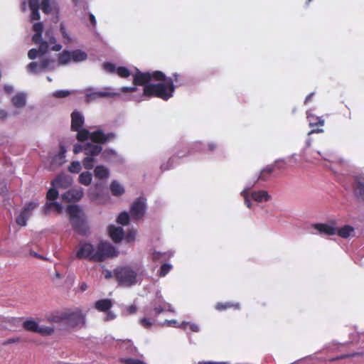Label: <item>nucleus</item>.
<instances>
[{
    "label": "nucleus",
    "mask_w": 364,
    "mask_h": 364,
    "mask_svg": "<svg viewBox=\"0 0 364 364\" xmlns=\"http://www.w3.org/2000/svg\"><path fill=\"white\" fill-rule=\"evenodd\" d=\"M198 364H230L228 362H216V361H203Z\"/></svg>",
    "instance_id": "nucleus-59"
},
{
    "label": "nucleus",
    "mask_w": 364,
    "mask_h": 364,
    "mask_svg": "<svg viewBox=\"0 0 364 364\" xmlns=\"http://www.w3.org/2000/svg\"><path fill=\"white\" fill-rule=\"evenodd\" d=\"M129 214L126 211H123L118 215L117 223L122 225H126L129 223Z\"/></svg>",
    "instance_id": "nucleus-39"
},
{
    "label": "nucleus",
    "mask_w": 364,
    "mask_h": 364,
    "mask_svg": "<svg viewBox=\"0 0 364 364\" xmlns=\"http://www.w3.org/2000/svg\"><path fill=\"white\" fill-rule=\"evenodd\" d=\"M354 231H355V229L353 226H351L350 225H346L339 229L337 228L336 234L339 237L346 239V238L349 237L352 235V233L354 232Z\"/></svg>",
    "instance_id": "nucleus-32"
},
{
    "label": "nucleus",
    "mask_w": 364,
    "mask_h": 364,
    "mask_svg": "<svg viewBox=\"0 0 364 364\" xmlns=\"http://www.w3.org/2000/svg\"><path fill=\"white\" fill-rule=\"evenodd\" d=\"M92 180V175L89 171H85L80 174L78 177L79 182L85 186H89Z\"/></svg>",
    "instance_id": "nucleus-36"
},
{
    "label": "nucleus",
    "mask_w": 364,
    "mask_h": 364,
    "mask_svg": "<svg viewBox=\"0 0 364 364\" xmlns=\"http://www.w3.org/2000/svg\"><path fill=\"white\" fill-rule=\"evenodd\" d=\"M68 176L60 174L51 183V187L47 192L46 198L49 200L43 208L45 214L50 212L61 213L63 210L68 213Z\"/></svg>",
    "instance_id": "nucleus-2"
},
{
    "label": "nucleus",
    "mask_w": 364,
    "mask_h": 364,
    "mask_svg": "<svg viewBox=\"0 0 364 364\" xmlns=\"http://www.w3.org/2000/svg\"><path fill=\"white\" fill-rule=\"evenodd\" d=\"M30 9H39V0H29Z\"/></svg>",
    "instance_id": "nucleus-52"
},
{
    "label": "nucleus",
    "mask_w": 364,
    "mask_h": 364,
    "mask_svg": "<svg viewBox=\"0 0 364 364\" xmlns=\"http://www.w3.org/2000/svg\"><path fill=\"white\" fill-rule=\"evenodd\" d=\"M68 63V50L65 49L61 55L58 58L59 65H65ZM58 63H56V65Z\"/></svg>",
    "instance_id": "nucleus-44"
},
{
    "label": "nucleus",
    "mask_w": 364,
    "mask_h": 364,
    "mask_svg": "<svg viewBox=\"0 0 364 364\" xmlns=\"http://www.w3.org/2000/svg\"><path fill=\"white\" fill-rule=\"evenodd\" d=\"M52 95L57 98H65L68 96V90H61L53 92Z\"/></svg>",
    "instance_id": "nucleus-47"
},
{
    "label": "nucleus",
    "mask_w": 364,
    "mask_h": 364,
    "mask_svg": "<svg viewBox=\"0 0 364 364\" xmlns=\"http://www.w3.org/2000/svg\"><path fill=\"white\" fill-rule=\"evenodd\" d=\"M81 169V164L79 161H72L70 164V172L78 173Z\"/></svg>",
    "instance_id": "nucleus-46"
},
{
    "label": "nucleus",
    "mask_w": 364,
    "mask_h": 364,
    "mask_svg": "<svg viewBox=\"0 0 364 364\" xmlns=\"http://www.w3.org/2000/svg\"><path fill=\"white\" fill-rule=\"evenodd\" d=\"M118 255V249L106 241L100 242L96 247L90 243L82 244L77 252L79 258L85 257L95 262H102Z\"/></svg>",
    "instance_id": "nucleus-6"
},
{
    "label": "nucleus",
    "mask_w": 364,
    "mask_h": 364,
    "mask_svg": "<svg viewBox=\"0 0 364 364\" xmlns=\"http://www.w3.org/2000/svg\"><path fill=\"white\" fill-rule=\"evenodd\" d=\"M55 38L51 36L49 41H43L39 43V48H31L28 53V57L31 60H34L36 58H39V61H33L27 65V70L32 74L36 75L45 72H48L54 70L56 67V62L55 60L46 56V54L49 50L50 45L54 44L50 49L54 51H59L62 48L60 44L55 43Z\"/></svg>",
    "instance_id": "nucleus-3"
},
{
    "label": "nucleus",
    "mask_w": 364,
    "mask_h": 364,
    "mask_svg": "<svg viewBox=\"0 0 364 364\" xmlns=\"http://www.w3.org/2000/svg\"><path fill=\"white\" fill-rule=\"evenodd\" d=\"M87 14H88L89 21H90V24L92 26L91 29H94L97 26L96 18H95V15L92 13H91V12H88Z\"/></svg>",
    "instance_id": "nucleus-51"
},
{
    "label": "nucleus",
    "mask_w": 364,
    "mask_h": 364,
    "mask_svg": "<svg viewBox=\"0 0 364 364\" xmlns=\"http://www.w3.org/2000/svg\"><path fill=\"white\" fill-rule=\"evenodd\" d=\"M219 144L216 140L194 141L191 143L180 141L174 147V156L183 158L195 153L213 154L217 151Z\"/></svg>",
    "instance_id": "nucleus-7"
},
{
    "label": "nucleus",
    "mask_w": 364,
    "mask_h": 364,
    "mask_svg": "<svg viewBox=\"0 0 364 364\" xmlns=\"http://www.w3.org/2000/svg\"><path fill=\"white\" fill-rule=\"evenodd\" d=\"M87 59V54L85 51L80 49L70 50V62L80 63L85 61Z\"/></svg>",
    "instance_id": "nucleus-23"
},
{
    "label": "nucleus",
    "mask_w": 364,
    "mask_h": 364,
    "mask_svg": "<svg viewBox=\"0 0 364 364\" xmlns=\"http://www.w3.org/2000/svg\"><path fill=\"white\" fill-rule=\"evenodd\" d=\"M8 116V113L4 110V109H0V119H4L7 117Z\"/></svg>",
    "instance_id": "nucleus-64"
},
{
    "label": "nucleus",
    "mask_w": 364,
    "mask_h": 364,
    "mask_svg": "<svg viewBox=\"0 0 364 364\" xmlns=\"http://www.w3.org/2000/svg\"><path fill=\"white\" fill-rule=\"evenodd\" d=\"M102 159L109 163H117L120 161V157L117 151L112 149H105L102 152Z\"/></svg>",
    "instance_id": "nucleus-21"
},
{
    "label": "nucleus",
    "mask_w": 364,
    "mask_h": 364,
    "mask_svg": "<svg viewBox=\"0 0 364 364\" xmlns=\"http://www.w3.org/2000/svg\"><path fill=\"white\" fill-rule=\"evenodd\" d=\"M178 322L175 319H171V320H165L164 322L162 323V325H164V324H167L168 326H172V325H175Z\"/></svg>",
    "instance_id": "nucleus-63"
},
{
    "label": "nucleus",
    "mask_w": 364,
    "mask_h": 364,
    "mask_svg": "<svg viewBox=\"0 0 364 364\" xmlns=\"http://www.w3.org/2000/svg\"><path fill=\"white\" fill-rule=\"evenodd\" d=\"M54 1L42 0L41 8L45 14H50L54 7Z\"/></svg>",
    "instance_id": "nucleus-37"
},
{
    "label": "nucleus",
    "mask_w": 364,
    "mask_h": 364,
    "mask_svg": "<svg viewBox=\"0 0 364 364\" xmlns=\"http://www.w3.org/2000/svg\"><path fill=\"white\" fill-rule=\"evenodd\" d=\"M311 144V141L310 139H307L306 141V146L301 151L300 156L303 157L304 160L306 161H309V159L306 156V151L308 147H309Z\"/></svg>",
    "instance_id": "nucleus-49"
},
{
    "label": "nucleus",
    "mask_w": 364,
    "mask_h": 364,
    "mask_svg": "<svg viewBox=\"0 0 364 364\" xmlns=\"http://www.w3.org/2000/svg\"><path fill=\"white\" fill-rule=\"evenodd\" d=\"M112 303L109 299H100L95 303V307L100 311H107L112 307Z\"/></svg>",
    "instance_id": "nucleus-29"
},
{
    "label": "nucleus",
    "mask_w": 364,
    "mask_h": 364,
    "mask_svg": "<svg viewBox=\"0 0 364 364\" xmlns=\"http://www.w3.org/2000/svg\"><path fill=\"white\" fill-rule=\"evenodd\" d=\"M167 302L164 299L161 291L156 292L155 298L151 301L149 305L144 307L143 313L145 315H154L158 316L166 309Z\"/></svg>",
    "instance_id": "nucleus-9"
},
{
    "label": "nucleus",
    "mask_w": 364,
    "mask_h": 364,
    "mask_svg": "<svg viewBox=\"0 0 364 364\" xmlns=\"http://www.w3.org/2000/svg\"><path fill=\"white\" fill-rule=\"evenodd\" d=\"M190 329L193 332H199L200 331V327L198 324L194 323H188Z\"/></svg>",
    "instance_id": "nucleus-57"
},
{
    "label": "nucleus",
    "mask_w": 364,
    "mask_h": 364,
    "mask_svg": "<svg viewBox=\"0 0 364 364\" xmlns=\"http://www.w3.org/2000/svg\"><path fill=\"white\" fill-rule=\"evenodd\" d=\"M38 206V203L30 202L27 203L17 215L16 223L20 226H26L27 220L32 214V211Z\"/></svg>",
    "instance_id": "nucleus-12"
},
{
    "label": "nucleus",
    "mask_w": 364,
    "mask_h": 364,
    "mask_svg": "<svg viewBox=\"0 0 364 364\" xmlns=\"http://www.w3.org/2000/svg\"><path fill=\"white\" fill-rule=\"evenodd\" d=\"M133 86H124L119 91H112V87L107 88L109 90L93 91L86 94L87 101L94 100L99 97L120 96L121 92H136V86H143L142 92L132 94L129 100L139 102L144 100L145 97H155L164 101L168 100L173 96L175 85L171 79H167L164 73L160 70L141 72L136 68V73L132 75Z\"/></svg>",
    "instance_id": "nucleus-1"
},
{
    "label": "nucleus",
    "mask_w": 364,
    "mask_h": 364,
    "mask_svg": "<svg viewBox=\"0 0 364 364\" xmlns=\"http://www.w3.org/2000/svg\"><path fill=\"white\" fill-rule=\"evenodd\" d=\"M146 210V199L144 197L140 196L137 198L132 204L130 208V213L133 218L136 220L141 218Z\"/></svg>",
    "instance_id": "nucleus-11"
},
{
    "label": "nucleus",
    "mask_w": 364,
    "mask_h": 364,
    "mask_svg": "<svg viewBox=\"0 0 364 364\" xmlns=\"http://www.w3.org/2000/svg\"><path fill=\"white\" fill-rule=\"evenodd\" d=\"M127 311L129 312V314H134L137 311V308H136V305H134V304L128 306L127 308Z\"/></svg>",
    "instance_id": "nucleus-60"
},
{
    "label": "nucleus",
    "mask_w": 364,
    "mask_h": 364,
    "mask_svg": "<svg viewBox=\"0 0 364 364\" xmlns=\"http://www.w3.org/2000/svg\"><path fill=\"white\" fill-rule=\"evenodd\" d=\"M104 69L109 73H117L119 77L126 78L131 75V71L126 67L119 66L116 67L114 63H105L103 64Z\"/></svg>",
    "instance_id": "nucleus-16"
},
{
    "label": "nucleus",
    "mask_w": 364,
    "mask_h": 364,
    "mask_svg": "<svg viewBox=\"0 0 364 364\" xmlns=\"http://www.w3.org/2000/svg\"><path fill=\"white\" fill-rule=\"evenodd\" d=\"M23 328L34 333H38L43 336L51 335L54 331L52 326H39L33 319H27L23 323Z\"/></svg>",
    "instance_id": "nucleus-10"
},
{
    "label": "nucleus",
    "mask_w": 364,
    "mask_h": 364,
    "mask_svg": "<svg viewBox=\"0 0 364 364\" xmlns=\"http://www.w3.org/2000/svg\"><path fill=\"white\" fill-rule=\"evenodd\" d=\"M143 272L144 269L139 267L124 265L117 267L113 274L119 286L132 287L141 283Z\"/></svg>",
    "instance_id": "nucleus-8"
},
{
    "label": "nucleus",
    "mask_w": 364,
    "mask_h": 364,
    "mask_svg": "<svg viewBox=\"0 0 364 364\" xmlns=\"http://www.w3.org/2000/svg\"><path fill=\"white\" fill-rule=\"evenodd\" d=\"M12 104L16 108H23L26 104V95L18 92L11 98Z\"/></svg>",
    "instance_id": "nucleus-26"
},
{
    "label": "nucleus",
    "mask_w": 364,
    "mask_h": 364,
    "mask_svg": "<svg viewBox=\"0 0 364 364\" xmlns=\"http://www.w3.org/2000/svg\"><path fill=\"white\" fill-rule=\"evenodd\" d=\"M230 308H233L235 309H240V304L238 302L227 301L225 303L218 302L215 305V309L219 311H223Z\"/></svg>",
    "instance_id": "nucleus-30"
},
{
    "label": "nucleus",
    "mask_w": 364,
    "mask_h": 364,
    "mask_svg": "<svg viewBox=\"0 0 364 364\" xmlns=\"http://www.w3.org/2000/svg\"><path fill=\"white\" fill-rule=\"evenodd\" d=\"M73 151L75 154L83 151L84 152V144H76L73 147Z\"/></svg>",
    "instance_id": "nucleus-54"
},
{
    "label": "nucleus",
    "mask_w": 364,
    "mask_h": 364,
    "mask_svg": "<svg viewBox=\"0 0 364 364\" xmlns=\"http://www.w3.org/2000/svg\"><path fill=\"white\" fill-rule=\"evenodd\" d=\"M315 92H312L311 93H309L305 98V100H304V104L306 105L308 104L310 101L312 100V98L314 95Z\"/></svg>",
    "instance_id": "nucleus-62"
},
{
    "label": "nucleus",
    "mask_w": 364,
    "mask_h": 364,
    "mask_svg": "<svg viewBox=\"0 0 364 364\" xmlns=\"http://www.w3.org/2000/svg\"><path fill=\"white\" fill-rule=\"evenodd\" d=\"M306 118L310 127L324 125V119H322L321 117L315 116L309 110L306 112Z\"/></svg>",
    "instance_id": "nucleus-28"
},
{
    "label": "nucleus",
    "mask_w": 364,
    "mask_h": 364,
    "mask_svg": "<svg viewBox=\"0 0 364 364\" xmlns=\"http://www.w3.org/2000/svg\"><path fill=\"white\" fill-rule=\"evenodd\" d=\"M109 235L114 243H120L124 238L123 228L110 225L108 226Z\"/></svg>",
    "instance_id": "nucleus-18"
},
{
    "label": "nucleus",
    "mask_w": 364,
    "mask_h": 364,
    "mask_svg": "<svg viewBox=\"0 0 364 364\" xmlns=\"http://www.w3.org/2000/svg\"><path fill=\"white\" fill-rule=\"evenodd\" d=\"M94 156H87L82 161V164L86 169H92L94 166Z\"/></svg>",
    "instance_id": "nucleus-42"
},
{
    "label": "nucleus",
    "mask_w": 364,
    "mask_h": 364,
    "mask_svg": "<svg viewBox=\"0 0 364 364\" xmlns=\"http://www.w3.org/2000/svg\"><path fill=\"white\" fill-rule=\"evenodd\" d=\"M94 176L99 180H105L109 176V170L103 165H98L94 169Z\"/></svg>",
    "instance_id": "nucleus-25"
},
{
    "label": "nucleus",
    "mask_w": 364,
    "mask_h": 364,
    "mask_svg": "<svg viewBox=\"0 0 364 364\" xmlns=\"http://www.w3.org/2000/svg\"><path fill=\"white\" fill-rule=\"evenodd\" d=\"M156 317L154 315L144 314V316L139 320V323L144 328L149 329L155 324Z\"/></svg>",
    "instance_id": "nucleus-31"
},
{
    "label": "nucleus",
    "mask_w": 364,
    "mask_h": 364,
    "mask_svg": "<svg viewBox=\"0 0 364 364\" xmlns=\"http://www.w3.org/2000/svg\"><path fill=\"white\" fill-rule=\"evenodd\" d=\"M109 190L114 196H121L125 192L124 186L116 180L111 182L109 185Z\"/></svg>",
    "instance_id": "nucleus-27"
},
{
    "label": "nucleus",
    "mask_w": 364,
    "mask_h": 364,
    "mask_svg": "<svg viewBox=\"0 0 364 364\" xmlns=\"http://www.w3.org/2000/svg\"><path fill=\"white\" fill-rule=\"evenodd\" d=\"M74 9L73 11L77 16L82 14V11H87L89 9L88 0H71Z\"/></svg>",
    "instance_id": "nucleus-24"
},
{
    "label": "nucleus",
    "mask_w": 364,
    "mask_h": 364,
    "mask_svg": "<svg viewBox=\"0 0 364 364\" xmlns=\"http://www.w3.org/2000/svg\"><path fill=\"white\" fill-rule=\"evenodd\" d=\"M115 318H116L115 314L114 312L108 310V311L107 313V316H106L105 320L106 321H111V320L114 319Z\"/></svg>",
    "instance_id": "nucleus-58"
},
{
    "label": "nucleus",
    "mask_w": 364,
    "mask_h": 364,
    "mask_svg": "<svg viewBox=\"0 0 364 364\" xmlns=\"http://www.w3.org/2000/svg\"><path fill=\"white\" fill-rule=\"evenodd\" d=\"M85 324V316L80 311L70 312V328H82Z\"/></svg>",
    "instance_id": "nucleus-15"
},
{
    "label": "nucleus",
    "mask_w": 364,
    "mask_h": 364,
    "mask_svg": "<svg viewBox=\"0 0 364 364\" xmlns=\"http://www.w3.org/2000/svg\"><path fill=\"white\" fill-rule=\"evenodd\" d=\"M278 163H287V159L284 158H279L276 159L273 164H269L261 169L259 173L255 174L257 176V181H267L269 179V176L271 175Z\"/></svg>",
    "instance_id": "nucleus-14"
},
{
    "label": "nucleus",
    "mask_w": 364,
    "mask_h": 364,
    "mask_svg": "<svg viewBox=\"0 0 364 364\" xmlns=\"http://www.w3.org/2000/svg\"><path fill=\"white\" fill-rule=\"evenodd\" d=\"M33 31L36 33H42V31L43 28V23L41 22L36 23L33 26Z\"/></svg>",
    "instance_id": "nucleus-53"
},
{
    "label": "nucleus",
    "mask_w": 364,
    "mask_h": 364,
    "mask_svg": "<svg viewBox=\"0 0 364 364\" xmlns=\"http://www.w3.org/2000/svg\"><path fill=\"white\" fill-rule=\"evenodd\" d=\"M66 279H64V276L60 274L58 271L55 270L52 281L55 286H61L63 282H66Z\"/></svg>",
    "instance_id": "nucleus-40"
},
{
    "label": "nucleus",
    "mask_w": 364,
    "mask_h": 364,
    "mask_svg": "<svg viewBox=\"0 0 364 364\" xmlns=\"http://www.w3.org/2000/svg\"><path fill=\"white\" fill-rule=\"evenodd\" d=\"M66 148L63 146H60L58 153L54 155L50 161V168L55 169L65 162Z\"/></svg>",
    "instance_id": "nucleus-19"
},
{
    "label": "nucleus",
    "mask_w": 364,
    "mask_h": 364,
    "mask_svg": "<svg viewBox=\"0 0 364 364\" xmlns=\"http://www.w3.org/2000/svg\"><path fill=\"white\" fill-rule=\"evenodd\" d=\"M240 196L243 198L244 203L247 206V208H252L253 203L251 200V193H245V191H241Z\"/></svg>",
    "instance_id": "nucleus-41"
},
{
    "label": "nucleus",
    "mask_w": 364,
    "mask_h": 364,
    "mask_svg": "<svg viewBox=\"0 0 364 364\" xmlns=\"http://www.w3.org/2000/svg\"><path fill=\"white\" fill-rule=\"evenodd\" d=\"M122 361L126 364H146L144 361L135 358H124Z\"/></svg>",
    "instance_id": "nucleus-48"
},
{
    "label": "nucleus",
    "mask_w": 364,
    "mask_h": 364,
    "mask_svg": "<svg viewBox=\"0 0 364 364\" xmlns=\"http://www.w3.org/2000/svg\"><path fill=\"white\" fill-rule=\"evenodd\" d=\"M118 346L119 348L126 350L127 353H133L135 350V348L133 347L132 342L129 339L123 341L119 340Z\"/></svg>",
    "instance_id": "nucleus-35"
},
{
    "label": "nucleus",
    "mask_w": 364,
    "mask_h": 364,
    "mask_svg": "<svg viewBox=\"0 0 364 364\" xmlns=\"http://www.w3.org/2000/svg\"><path fill=\"white\" fill-rule=\"evenodd\" d=\"M98 144V142H97ZM99 144H94L90 142H86L84 144V153L87 156H95L98 155L102 151V147Z\"/></svg>",
    "instance_id": "nucleus-20"
},
{
    "label": "nucleus",
    "mask_w": 364,
    "mask_h": 364,
    "mask_svg": "<svg viewBox=\"0 0 364 364\" xmlns=\"http://www.w3.org/2000/svg\"><path fill=\"white\" fill-rule=\"evenodd\" d=\"M259 181H257V176L255 175L252 180H250L247 182L244 189L242 191H245V193H249V191L256 185L257 182Z\"/></svg>",
    "instance_id": "nucleus-43"
},
{
    "label": "nucleus",
    "mask_w": 364,
    "mask_h": 364,
    "mask_svg": "<svg viewBox=\"0 0 364 364\" xmlns=\"http://www.w3.org/2000/svg\"><path fill=\"white\" fill-rule=\"evenodd\" d=\"M136 235V230H134L133 229L130 230L127 232L126 235H124V239H125L127 240V242H132L134 241Z\"/></svg>",
    "instance_id": "nucleus-45"
},
{
    "label": "nucleus",
    "mask_w": 364,
    "mask_h": 364,
    "mask_svg": "<svg viewBox=\"0 0 364 364\" xmlns=\"http://www.w3.org/2000/svg\"><path fill=\"white\" fill-rule=\"evenodd\" d=\"M172 269V264L170 263H164L161 265L159 269L158 270V275L160 277H164L166 276Z\"/></svg>",
    "instance_id": "nucleus-38"
},
{
    "label": "nucleus",
    "mask_w": 364,
    "mask_h": 364,
    "mask_svg": "<svg viewBox=\"0 0 364 364\" xmlns=\"http://www.w3.org/2000/svg\"><path fill=\"white\" fill-rule=\"evenodd\" d=\"M316 153L321 156L326 161H331L333 160V156L331 154L326 152H321L317 151Z\"/></svg>",
    "instance_id": "nucleus-50"
},
{
    "label": "nucleus",
    "mask_w": 364,
    "mask_h": 364,
    "mask_svg": "<svg viewBox=\"0 0 364 364\" xmlns=\"http://www.w3.org/2000/svg\"><path fill=\"white\" fill-rule=\"evenodd\" d=\"M353 190L354 195L360 202L364 203V174H355L353 176Z\"/></svg>",
    "instance_id": "nucleus-13"
},
{
    "label": "nucleus",
    "mask_w": 364,
    "mask_h": 364,
    "mask_svg": "<svg viewBox=\"0 0 364 364\" xmlns=\"http://www.w3.org/2000/svg\"><path fill=\"white\" fill-rule=\"evenodd\" d=\"M252 198L258 203L267 202L272 199V196L265 190H259L251 193Z\"/></svg>",
    "instance_id": "nucleus-22"
},
{
    "label": "nucleus",
    "mask_w": 364,
    "mask_h": 364,
    "mask_svg": "<svg viewBox=\"0 0 364 364\" xmlns=\"http://www.w3.org/2000/svg\"><path fill=\"white\" fill-rule=\"evenodd\" d=\"M167 79H171L175 88L178 86L183 85L186 83L185 78L178 73H173L171 77H167Z\"/></svg>",
    "instance_id": "nucleus-34"
},
{
    "label": "nucleus",
    "mask_w": 364,
    "mask_h": 364,
    "mask_svg": "<svg viewBox=\"0 0 364 364\" xmlns=\"http://www.w3.org/2000/svg\"><path fill=\"white\" fill-rule=\"evenodd\" d=\"M4 89L8 94H11L14 91V87L11 85H5Z\"/></svg>",
    "instance_id": "nucleus-61"
},
{
    "label": "nucleus",
    "mask_w": 364,
    "mask_h": 364,
    "mask_svg": "<svg viewBox=\"0 0 364 364\" xmlns=\"http://www.w3.org/2000/svg\"><path fill=\"white\" fill-rule=\"evenodd\" d=\"M34 43L39 44L41 41H43L42 40V36L41 33H36L32 38Z\"/></svg>",
    "instance_id": "nucleus-56"
},
{
    "label": "nucleus",
    "mask_w": 364,
    "mask_h": 364,
    "mask_svg": "<svg viewBox=\"0 0 364 364\" xmlns=\"http://www.w3.org/2000/svg\"><path fill=\"white\" fill-rule=\"evenodd\" d=\"M83 195L84 189L81 187L70 188V223L77 233L86 235L90 230L86 215L80 205L71 204V200H80Z\"/></svg>",
    "instance_id": "nucleus-5"
},
{
    "label": "nucleus",
    "mask_w": 364,
    "mask_h": 364,
    "mask_svg": "<svg viewBox=\"0 0 364 364\" xmlns=\"http://www.w3.org/2000/svg\"><path fill=\"white\" fill-rule=\"evenodd\" d=\"M70 117V129L77 132L76 139L79 141L83 142L90 139L94 142L105 144L116 139L117 136L114 132H111L106 134L101 129H97L90 132L87 129L85 128V119L82 112L75 109L71 113Z\"/></svg>",
    "instance_id": "nucleus-4"
},
{
    "label": "nucleus",
    "mask_w": 364,
    "mask_h": 364,
    "mask_svg": "<svg viewBox=\"0 0 364 364\" xmlns=\"http://www.w3.org/2000/svg\"><path fill=\"white\" fill-rule=\"evenodd\" d=\"M176 157V156L173 155V156H171L166 161L161 163L160 166L161 171L164 172L175 168L177 165Z\"/></svg>",
    "instance_id": "nucleus-33"
},
{
    "label": "nucleus",
    "mask_w": 364,
    "mask_h": 364,
    "mask_svg": "<svg viewBox=\"0 0 364 364\" xmlns=\"http://www.w3.org/2000/svg\"><path fill=\"white\" fill-rule=\"evenodd\" d=\"M311 227L316 230L318 234L325 235H334L337 232V228L335 223H314Z\"/></svg>",
    "instance_id": "nucleus-17"
},
{
    "label": "nucleus",
    "mask_w": 364,
    "mask_h": 364,
    "mask_svg": "<svg viewBox=\"0 0 364 364\" xmlns=\"http://www.w3.org/2000/svg\"><path fill=\"white\" fill-rule=\"evenodd\" d=\"M31 20H38L40 18L38 9H31Z\"/></svg>",
    "instance_id": "nucleus-55"
}]
</instances>
